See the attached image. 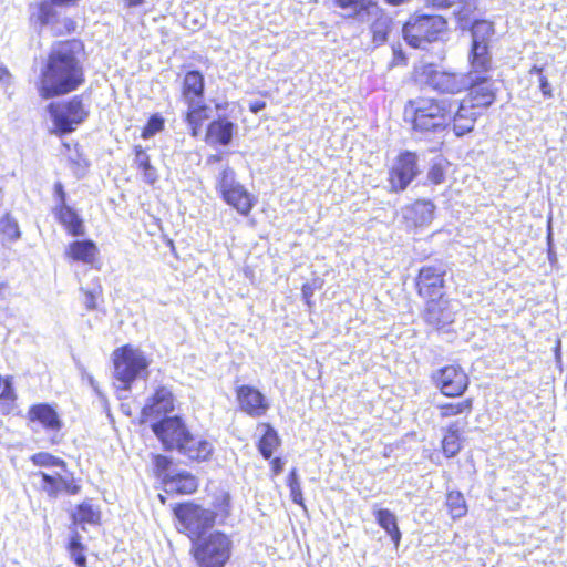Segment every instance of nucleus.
Segmentation results:
<instances>
[{"label": "nucleus", "instance_id": "1", "mask_svg": "<svg viewBox=\"0 0 567 567\" xmlns=\"http://www.w3.org/2000/svg\"><path fill=\"white\" fill-rule=\"evenodd\" d=\"M87 60L85 43L80 38L53 43L42 62L35 89L42 100L69 95L86 82L84 63Z\"/></svg>", "mask_w": 567, "mask_h": 567}, {"label": "nucleus", "instance_id": "2", "mask_svg": "<svg viewBox=\"0 0 567 567\" xmlns=\"http://www.w3.org/2000/svg\"><path fill=\"white\" fill-rule=\"evenodd\" d=\"M175 528L188 538L190 544L208 535L216 525H225L231 514L230 496L221 493L215 497L213 507L207 508L194 501H184L172 506Z\"/></svg>", "mask_w": 567, "mask_h": 567}, {"label": "nucleus", "instance_id": "3", "mask_svg": "<svg viewBox=\"0 0 567 567\" xmlns=\"http://www.w3.org/2000/svg\"><path fill=\"white\" fill-rule=\"evenodd\" d=\"M496 99L497 89L489 87L485 78L467 83L462 99L450 97L447 130L451 128L456 137L472 133L478 117L496 102Z\"/></svg>", "mask_w": 567, "mask_h": 567}, {"label": "nucleus", "instance_id": "4", "mask_svg": "<svg viewBox=\"0 0 567 567\" xmlns=\"http://www.w3.org/2000/svg\"><path fill=\"white\" fill-rule=\"evenodd\" d=\"M450 97L417 95L403 106V121L412 134L427 137L447 131Z\"/></svg>", "mask_w": 567, "mask_h": 567}, {"label": "nucleus", "instance_id": "5", "mask_svg": "<svg viewBox=\"0 0 567 567\" xmlns=\"http://www.w3.org/2000/svg\"><path fill=\"white\" fill-rule=\"evenodd\" d=\"M472 41L467 55L468 78L467 83H473L477 79H486L489 87L494 86L491 72L494 71V60L491 52V40L494 34V25L486 20H475L470 27Z\"/></svg>", "mask_w": 567, "mask_h": 567}, {"label": "nucleus", "instance_id": "6", "mask_svg": "<svg viewBox=\"0 0 567 567\" xmlns=\"http://www.w3.org/2000/svg\"><path fill=\"white\" fill-rule=\"evenodd\" d=\"M447 31L449 21L444 16L422 9L410 13L402 24V38L412 49H424L443 40Z\"/></svg>", "mask_w": 567, "mask_h": 567}, {"label": "nucleus", "instance_id": "7", "mask_svg": "<svg viewBox=\"0 0 567 567\" xmlns=\"http://www.w3.org/2000/svg\"><path fill=\"white\" fill-rule=\"evenodd\" d=\"M234 540L230 534L213 530L190 544L189 555L197 567H226L233 557Z\"/></svg>", "mask_w": 567, "mask_h": 567}, {"label": "nucleus", "instance_id": "8", "mask_svg": "<svg viewBox=\"0 0 567 567\" xmlns=\"http://www.w3.org/2000/svg\"><path fill=\"white\" fill-rule=\"evenodd\" d=\"M45 110L52 122L50 134L59 137L74 132L90 115L89 106L82 94L50 102Z\"/></svg>", "mask_w": 567, "mask_h": 567}, {"label": "nucleus", "instance_id": "9", "mask_svg": "<svg viewBox=\"0 0 567 567\" xmlns=\"http://www.w3.org/2000/svg\"><path fill=\"white\" fill-rule=\"evenodd\" d=\"M113 375L123 390H130L138 378H147L150 360L131 344L116 348L112 353Z\"/></svg>", "mask_w": 567, "mask_h": 567}, {"label": "nucleus", "instance_id": "10", "mask_svg": "<svg viewBox=\"0 0 567 567\" xmlns=\"http://www.w3.org/2000/svg\"><path fill=\"white\" fill-rule=\"evenodd\" d=\"M412 79L429 86L432 91L444 95H457L462 93L464 85L463 75L460 72L441 69L434 62L421 63L413 68Z\"/></svg>", "mask_w": 567, "mask_h": 567}, {"label": "nucleus", "instance_id": "11", "mask_svg": "<svg viewBox=\"0 0 567 567\" xmlns=\"http://www.w3.org/2000/svg\"><path fill=\"white\" fill-rule=\"evenodd\" d=\"M433 386L445 398H462L471 385V378L457 361L446 363L430 374Z\"/></svg>", "mask_w": 567, "mask_h": 567}, {"label": "nucleus", "instance_id": "12", "mask_svg": "<svg viewBox=\"0 0 567 567\" xmlns=\"http://www.w3.org/2000/svg\"><path fill=\"white\" fill-rule=\"evenodd\" d=\"M216 188L221 199L243 216H248L256 205L254 195L236 179L235 171L228 166L220 172Z\"/></svg>", "mask_w": 567, "mask_h": 567}, {"label": "nucleus", "instance_id": "13", "mask_svg": "<svg viewBox=\"0 0 567 567\" xmlns=\"http://www.w3.org/2000/svg\"><path fill=\"white\" fill-rule=\"evenodd\" d=\"M421 174L420 156L415 151L402 150L388 169L391 193H402Z\"/></svg>", "mask_w": 567, "mask_h": 567}, {"label": "nucleus", "instance_id": "14", "mask_svg": "<svg viewBox=\"0 0 567 567\" xmlns=\"http://www.w3.org/2000/svg\"><path fill=\"white\" fill-rule=\"evenodd\" d=\"M447 270L442 262L421 266L414 277L415 293L422 300L445 293Z\"/></svg>", "mask_w": 567, "mask_h": 567}, {"label": "nucleus", "instance_id": "15", "mask_svg": "<svg viewBox=\"0 0 567 567\" xmlns=\"http://www.w3.org/2000/svg\"><path fill=\"white\" fill-rule=\"evenodd\" d=\"M151 430L165 451H176L192 431L179 415L161 417L151 424Z\"/></svg>", "mask_w": 567, "mask_h": 567}, {"label": "nucleus", "instance_id": "16", "mask_svg": "<svg viewBox=\"0 0 567 567\" xmlns=\"http://www.w3.org/2000/svg\"><path fill=\"white\" fill-rule=\"evenodd\" d=\"M65 472V475L50 474L43 471L34 473V476L40 480V491L49 498H58L62 494L68 496L79 495L82 491L81 478L72 472Z\"/></svg>", "mask_w": 567, "mask_h": 567}, {"label": "nucleus", "instance_id": "17", "mask_svg": "<svg viewBox=\"0 0 567 567\" xmlns=\"http://www.w3.org/2000/svg\"><path fill=\"white\" fill-rule=\"evenodd\" d=\"M423 301L422 318L427 326L440 331L455 321L456 311L452 309L451 300L445 293Z\"/></svg>", "mask_w": 567, "mask_h": 567}, {"label": "nucleus", "instance_id": "18", "mask_svg": "<svg viewBox=\"0 0 567 567\" xmlns=\"http://www.w3.org/2000/svg\"><path fill=\"white\" fill-rule=\"evenodd\" d=\"M436 206L427 198H416L403 207V223L409 230L425 228L435 218Z\"/></svg>", "mask_w": 567, "mask_h": 567}, {"label": "nucleus", "instance_id": "19", "mask_svg": "<svg viewBox=\"0 0 567 567\" xmlns=\"http://www.w3.org/2000/svg\"><path fill=\"white\" fill-rule=\"evenodd\" d=\"M239 410L250 417H261L267 414L270 403L261 391L249 384L235 389Z\"/></svg>", "mask_w": 567, "mask_h": 567}, {"label": "nucleus", "instance_id": "20", "mask_svg": "<svg viewBox=\"0 0 567 567\" xmlns=\"http://www.w3.org/2000/svg\"><path fill=\"white\" fill-rule=\"evenodd\" d=\"M175 410V396L167 386L159 385L150 395L146 403L141 410L143 421L148 419H158L169 416L168 414Z\"/></svg>", "mask_w": 567, "mask_h": 567}, {"label": "nucleus", "instance_id": "21", "mask_svg": "<svg viewBox=\"0 0 567 567\" xmlns=\"http://www.w3.org/2000/svg\"><path fill=\"white\" fill-rule=\"evenodd\" d=\"M29 424H39L50 433H59L63 429V421L55 406L50 403L41 402L29 406L27 412Z\"/></svg>", "mask_w": 567, "mask_h": 567}, {"label": "nucleus", "instance_id": "22", "mask_svg": "<svg viewBox=\"0 0 567 567\" xmlns=\"http://www.w3.org/2000/svg\"><path fill=\"white\" fill-rule=\"evenodd\" d=\"M100 250L91 239H75L68 244L64 249V258L69 262L83 264L93 267L99 260Z\"/></svg>", "mask_w": 567, "mask_h": 567}, {"label": "nucleus", "instance_id": "23", "mask_svg": "<svg viewBox=\"0 0 567 567\" xmlns=\"http://www.w3.org/2000/svg\"><path fill=\"white\" fill-rule=\"evenodd\" d=\"M186 437V441H183L176 450L181 455L190 463H203L212 458L214 446L208 440L195 435L192 431Z\"/></svg>", "mask_w": 567, "mask_h": 567}, {"label": "nucleus", "instance_id": "24", "mask_svg": "<svg viewBox=\"0 0 567 567\" xmlns=\"http://www.w3.org/2000/svg\"><path fill=\"white\" fill-rule=\"evenodd\" d=\"M235 127L226 116H219L207 124L204 140L208 145L227 146L233 140Z\"/></svg>", "mask_w": 567, "mask_h": 567}, {"label": "nucleus", "instance_id": "25", "mask_svg": "<svg viewBox=\"0 0 567 567\" xmlns=\"http://www.w3.org/2000/svg\"><path fill=\"white\" fill-rule=\"evenodd\" d=\"M187 109L183 114V120L187 125L189 135L198 137L202 134L204 124L210 117V107L203 100L185 103Z\"/></svg>", "mask_w": 567, "mask_h": 567}, {"label": "nucleus", "instance_id": "26", "mask_svg": "<svg viewBox=\"0 0 567 567\" xmlns=\"http://www.w3.org/2000/svg\"><path fill=\"white\" fill-rule=\"evenodd\" d=\"M52 213L55 220L62 226L68 235L72 237H80L85 234L84 220L72 206L68 204L55 205Z\"/></svg>", "mask_w": 567, "mask_h": 567}, {"label": "nucleus", "instance_id": "27", "mask_svg": "<svg viewBox=\"0 0 567 567\" xmlns=\"http://www.w3.org/2000/svg\"><path fill=\"white\" fill-rule=\"evenodd\" d=\"M70 520L73 526L85 529V525L97 526L102 522V512L99 505L91 499L78 503L70 512Z\"/></svg>", "mask_w": 567, "mask_h": 567}, {"label": "nucleus", "instance_id": "28", "mask_svg": "<svg viewBox=\"0 0 567 567\" xmlns=\"http://www.w3.org/2000/svg\"><path fill=\"white\" fill-rule=\"evenodd\" d=\"M181 97L184 103L203 100L205 96V78L198 70H188L181 81Z\"/></svg>", "mask_w": 567, "mask_h": 567}, {"label": "nucleus", "instance_id": "29", "mask_svg": "<svg viewBox=\"0 0 567 567\" xmlns=\"http://www.w3.org/2000/svg\"><path fill=\"white\" fill-rule=\"evenodd\" d=\"M133 166L141 173L144 183L153 186L159 178L157 168L152 164L147 150L140 144L132 147Z\"/></svg>", "mask_w": 567, "mask_h": 567}, {"label": "nucleus", "instance_id": "30", "mask_svg": "<svg viewBox=\"0 0 567 567\" xmlns=\"http://www.w3.org/2000/svg\"><path fill=\"white\" fill-rule=\"evenodd\" d=\"M475 399L473 396L460 398L457 401H446L440 403L436 409L442 420L462 417L464 420L474 411Z\"/></svg>", "mask_w": 567, "mask_h": 567}, {"label": "nucleus", "instance_id": "31", "mask_svg": "<svg viewBox=\"0 0 567 567\" xmlns=\"http://www.w3.org/2000/svg\"><path fill=\"white\" fill-rule=\"evenodd\" d=\"M19 396L13 384V377L6 375V384L0 391V414L4 416H19Z\"/></svg>", "mask_w": 567, "mask_h": 567}, {"label": "nucleus", "instance_id": "32", "mask_svg": "<svg viewBox=\"0 0 567 567\" xmlns=\"http://www.w3.org/2000/svg\"><path fill=\"white\" fill-rule=\"evenodd\" d=\"M165 486H171V492L177 495H192L197 492L198 478L189 472H178L167 477Z\"/></svg>", "mask_w": 567, "mask_h": 567}, {"label": "nucleus", "instance_id": "33", "mask_svg": "<svg viewBox=\"0 0 567 567\" xmlns=\"http://www.w3.org/2000/svg\"><path fill=\"white\" fill-rule=\"evenodd\" d=\"M259 426L262 434L257 441V449L265 460H270L274 452L281 446V439L270 423L264 422Z\"/></svg>", "mask_w": 567, "mask_h": 567}, {"label": "nucleus", "instance_id": "34", "mask_svg": "<svg viewBox=\"0 0 567 567\" xmlns=\"http://www.w3.org/2000/svg\"><path fill=\"white\" fill-rule=\"evenodd\" d=\"M373 11H377L378 14L370 24L371 38L374 44L381 45L386 42L392 30L393 21L383 9L378 7L373 9Z\"/></svg>", "mask_w": 567, "mask_h": 567}, {"label": "nucleus", "instance_id": "35", "mask_svg": "<svg viewBox=\"0 0 567 567\" xmlns=\"http://www.w3.org/2000/svg\"><path fill=\"white\" fill-rule=\"evenodd\" d=\"M462 430L457 424L447 425L441 440V450L444 456L451 458L457 455L462 449Z\"/></svg>", "mask_w": 567, "mask_h": 567}, {"label": "nucleus", "instance_id": "36", "mask_svg": "<svg viewBox=\"0 0 567 567\" xmlns=\"http://www.w3.org/2000/svg\"><path fill=\"white\" fill-rule=\"evenodd\" d=\"M374 517L378 525L390 536L395 548L401 543V532L395 515L388 508L374 511Z\"/></svg>", "mask_w": 567, "mask_h": 567}, {"label": "nucleus", "instance_id": "37", "mask_svg": "<svg viewBox=\"0 0 567 567\" xmlns=\"http://www.w3.org/2000/svg\"><path fill=\"white\" fill-rule=\"evenodd\" d=\"M333 8L340 10H350L351 17H359L361 14H370L373 9L378 8L377 0H329Z\"/></svg>", "mask_w": 567, "mask_h": 567}, {"label": "nucleus", "instance_id": "38", "mask_svg": "<svg viewBox=\"0 0 567 567\" xmlns=\"http://www.w3.org/2000/svg\"><path fill=\"white\" fill-rule=\"evenodd\" d=\"M65 548L70 555L71 560L76 567H87V548L86 545L82 542V537L76 529L71 533Z\"/></svg>", "mask_w": 567, "mask_h": 567}, {"label": "nucleus", "instance_id": "39", "mask_svg": "<svg viewBox=\"0 0 567 567\" xmlns=\"http://www.w3.org/2000/svg\"><path fill=\"white\" fill-rule=\"evenodd\" d=\"M445 506L452 519L464 517L467 514V503L460 491L447 492Z\"/></svg>", "mask_w": 567, "mask_h": 567}, {"label": "nucleus", "instance_id": "40", "mask_svg": "<svg viewBox=\"0 0 567 567\" xmlns=\"http://www.w3.org/2000/svg\"><path fill=\"white\" fill-rule=\"evenodd\" d=\"M29 461L33 466L39 468L56 467L63 472L68 468V463L63 458L44 451L32 454Z\"/></svg>", "mask_w": 567, "mask_h": 567}, {"label": "nucleus", "instance_id": "41", "mask_svg": "<svg viewBox=\"0 0 567 567\" xmlns=\"http://www.w3.org/2000/svg\"><path fill=\"white\" fill-rule=\"evenodd\" d=\"M51 0H42L35 4V12L31 16V20L39 27L43 28L54 21L56 11Z\"/></svg>", "mask_w": 567, "mask_h": 567}, {"label": "nucleus", "instance_id": "42", "mask_svg": "<svg viewBox=\"0 0 567 567\" xmlns=\"http://www.w3.org/2000/svg\"><path fill=\"white\" fill-rule=\"evenodd\" d=\"M153 463V473L156 478L161 481L164 485L167 477H171L173 474H169V470L173 466L172 457L164 454H153L152 455Z\"/></svg>", "mask_w": 567, "mask_h": 567}, {"label": "nucleus", "instance_id": "43", "mask_svg": "<svg viewBox=\"0 0 567 567\" xmlns=\"http://www.w3.org/2000/svg\"><path fill=\"white\" fill-rule=\"evenodd\" d=\"M449 163L446 161L433 162L426 172V184L436 186L446 179Z\"/></svg>", "mask_w": 567, "mask_h": 567}, {"label": "nucleus", "instance_id": "44", "mask_svg": "<svg viewBox=\"0 0 567 567\" xmlns=\"http://www.w3.org/2000/svg\"><path fill=\"white\" fill-rule=\"evenodd\" d=\"M165 128V120L159 113L152 114L141 130V137L150 140Z\"/></svg>", "mask_w": 567, "mask_h": 567}, {"label": "nucleus", "instance_id": "45", "mask_svg": "<svg viewBox=\"0 0 567 567\" xmlns=\"http://www.w3.org/2000/svg\"><path fill=\"white\" fill-rule=\"evenodd\" d=\"M0 235L9 240H16L20 237L17 220L8 214L0 218Z\"/></svg>", "mask_w": 567, "mask_h": 567}, {"label": "nucleus", "instance_id": "46", "mask_svg": "<svg viewBox=\"0 0 567 567\" xmlns=\"http://www.w3.org/2000/svg\"><path fill=\"white\" fill-rule=\"evenodd\" d=\"M287 485L290 489L292 502L305 507L302 489L298 480L297 471L295 468H292L287 476Z\"/></svg>", "mask_w": 567, "mask_h": 567}, {"label": "nucleus", "instance_id": "47", "mask_svg": "<svg viewBox=\"0 0 567 567\" xmlns=\"http://www.w3.org/2000/svg\"><path fill=\"white\" fill-rule=\"evenodd\" d=\"M103 290L102 287L99 285L95 289L83 290L84 295V306L87 310H94L97 308V300L102 297Z\"/></svg>", "mask_w": 567, "mask_h": 567}, {"label": "nucleus", "instance_id": "48", "mask_svg": "<svg viewBox=\"0 0 567 567\" xmlns=\"http://www.w3.org/2000/svg\"><path fill=\"white\" fill-rule=\"evenodd\" d=\"M75 30H76L75 20L72 18H65L62 21V25L60 28L55 29L54 35L62 37V35H66V34H71V33L75 32Z\"/></svg>", "mask_w": 567, "mask_h": 567}, {"label": "nucleus", "instance_id": "49", "mask_svg": "<svg viewBox=\"0 0 567 567\" xmlns=\"http://www.w3.org/2000/svg\"><path fill=\"white\" fill-rule=\"evenodd\" d=\"M315 290H316V286L312 284H309V282L303 284L301 287L302 299H303L305 303L309 307H312V305H313L312 297H313Z\"/></svg>", "mask_w": 567, "mask_h": 567}, {"label": "nucleus", "instance_id": "50", "mask_svg": "<svg viewBox=\"0 0 567 567\" xmlns=\"http://www.w3.org/2000/svg\"><path fill=\"white\" fill-rule=\"evenodd\" d=\"M269 461L270 472L272 476L279 475L285 467V460L280 456L272 457Z\"/></svg>", "mask_w": 567, "mask_h": 567}, {"label": "nucleus", "instance_id": "51", "mask_svg": "<svg viewBox=\"0 0 567 567\" xmlns=\"http://www.w3.org/2000/svg\"><path fill=\"white\" fill-rule=\"evenodd\" d=\"M54 197L58 202L56 205L66 204V192L64 190V186L61 182H55L53 185Z\"/></svg>", "mask_w": 567, "mask_h": 567}, {"label": "nucleus", "instance_id": "52", "mask_svg": "<svg viewBox=\"0 0 567 567\" xmlns=\"http://www.w3.org/2000/svg\"><path fill=\"white\" fill-rule=\"evenodd\" d=\"M538 81H539V90H540L543 96L546 99H551L554 93H553V89H551V85H550L547 76L542 75V78Z\"/></svg>", "mask_w": 567, "mask_h": 567}, {"label": "nucleus", "instance_id": "53", "mask_svg": "<svg viewBox=\"0 0 567 567\" xmlns=\"http://www.w3.org/2000/svg\"><path fill=\"white\" fill-rule=\"evenodd\" d=\"M426 2L436 9H447L458 2V0H426Z\"/></svg>", "mask_w": 567, "mask_h": 567}, {"label": "nucleus", "instance_id": "54", "mask_svg": "<svg viewBox=\"0 0 567 567\" xmlns=\"http://www.w3.org/2000/svg\"><path fill=\"white\" fill-rule=\"evenodd\" d=\"M265 107H266V102L265 101H260V100L254 101L249 105V110L252 113H258L259 111L264 110Z\"/></svg>", "mask_w": 567, "mask_h": 567}, {"label": "nucleus", "instance_id": "55", "mask_svg": "<svg viewBox=\"0 0 567 567\" xmlns=\"http://www.w3.org/2000/svg\"><path fill=\"white\" fill-rule=\"evenodd\" d=\"M544 72H545V68L543 65H537V64L532 65L528 70L529 74L538 75V80L542 78V75H545Z\"/></svg>", "mask_w": 567, "mask_h": 567}, {"label": "nucleus", "instance_id": "56", "mask_svg": "<svg viewBox=\"0 0 567 567\" xmlns=\"http://www.w3.org/2000/svg\"><path fill=\"white\" fill-rule=\"evenodd\" d=\"M123 2L125 7L134 8L142 6L145 2V0H123Z\"/></svg>", "mask_w": 567, "mask_h": 567}, {"label": "nucleus", "instance_id": "57", "mask_svg": "<svg viewBox=\"0 0 567 567\" xmlns=\"http://www.w3.org/2000/svg\"><path fill=\"white\" fill-rule=\"evenodd\" d=\"M223 158V155L220 153L218 154H212L207 157V163H218Z\"/></svg>", "mask_w": 567, "mask_h": 567}, {"label": "nucleus", "instance_id": "58", "mask_svg": "<svg viewBox=\"0 0 567 567\" xmlns=\"http://www.w3.org/2000/svg\"><path fill=\"white\" fill-rule=\"evenodd\" d=\"M406 0H385V2L390 6H400L404 3Z\"/></svg>", "mask_w": 567, "mask_h": 567}, {"label": "nucleus", "instance_id": "59", "mask_svg": "<svg viewBox=\"0 0 567 567\" xmlns=\"http://www.w3.org/2000/svg\"><path fill=\"white\" fill-rule=\"evenodd\" d=\"M4 384H6V377H2L0 374V390L3 388Z\"/></svg>", "mask_w": 567, "mask_h": 567}, {"label": "nucleus", "instance_id": "60", "mask_svg": "<svg viewBox=\"0 0 567 567\" xmlns=\"http://www.w3.org/2000/svg\"><path fill=\"white\" fill-rule=\"evenodd\" d=\"M158 498H159L162 504H165V502H166V497L165 496L158 495Z\"/></svg>", "mask_w": 567, "mask_h": 567}, {"label": "nucleus", "instance_id": "61", "mask_svg": "<svg viewBox=\"0 0 567 567\" xmlns=\"http://www.w3.org/2000/svg\"><path fill=\"white\" fill-rule=\"evenodd\" d=\"M559 347H560V341H558L557 347H556L557 353H559Z\"/></svg>", "mask_w": 567, "mask_h": 567}, {"label": "nucleus", "instance_id": "62", "mask_svg": "<svg viewBox=\"0 0 567 567\" xmlns=\"http://www.w3.org/2000/svg\"><path fill=\"white\" fill-rule=\"evenodd\" d=\"M58 442H59V441H56V440H54V439H52V440H51V443H52V444H55V443H58Z\"/></svg>", "mask_w": 567, "mask_h": 567}]
</instances>
